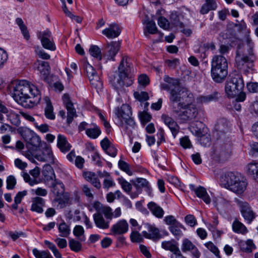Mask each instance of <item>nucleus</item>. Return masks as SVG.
Wrapping results in <instances>:
<instances>
[{
	"mask_svg": "<svg viewBox=\"0 0 258 258\" xmlns=\"http://www.w3.org/2000/svg\"><path fill=\"white\" fill-rule=\"evenodd\" d=\"M166 83L161 84V89L169 92V105L173 112L178 115L182 122L195 118L198 109L191 104L194 101V94L185 88L180 87V80L165 76Z\"/></svg>",
	"mask_w": 258,
	"mask_h": 258,
	"instance_id": "f257e3e1",
	"label": "nucleus"
},
{
	"mask_svg": "<svg viewBox=\"0 0 258 258\" xmlns=\"http://www.w3.org/2000/svg\"><path fill=\"white\" fill-rule=\"evenodd\" d=\"M12 96L19 104L26 108H31L39 102L40 92L33 84L26 80H21L13 86Z\"/></svg>",
	"mask_w": 258,
	"mask_h": 258,
	"instance_id": "f03ea898",
	"label": "nucleus"
},
{
	"mask_svg": "<svg viewBox=\"0 0 258 258\" xmlns=\"http://www.w3.org/2000/svg\"><path fill=\"white\" fill-rule=\"evenodd\" d=\"M130 61V59L128 56L122 55L117 71L109 77L110 83L118 92V95L123 92L124 86L128 87L133 84L130 75L133 66Z\"/></svg>",
	"mask_w": 258,
	"mask_h": 258,
	"instance_id": "7ed1b4c3",
	"label": "nucleus"
},
{
	"mask_svg": "<svg viewBox=\"0 0 258 258\" xmlns=\"http://www.w3.org/2000/svg\"><path fill=\"white\" fill-rule=\"evenodd\" d=\"M221 185L238 195H242L246 190L247 182L245 178L238 173L227 172L220 177Z\"/></svg>",
	"mask_w": 258,
	"mask_h": 258,
	"instance_id": "20e7f679",
	"label": "nucleus"
},
{
	"mask_svg": "<svg viewBox=\"0 0 258 258\" xmlns=\"http://www.w3.org/2000/svg\"><path fill=\"white\" fill-rule=\"evenodd\" d=\"M114 113L117 119V124L128 135L132 134V130L136 126L135 122L132 117L131 107L127 104H123L120 107L114 109Z\"/></svg>",
	"mask_w": 258,
	"mask_h": 258,
	"instance_id": "39448f33",
	"label": "nucleus"
},
{
	"mask_svg": "<svg viewBox=\"0 0 258 258\" xmlns=\"http://www.w3.org/2000/svg\"><path fill=\"white\" fill-rule=\"evenodd\" d=\"M211 74L214 82L220 83L223 82L228 74V62L222 55L213 56L211 61Z\"/></svg>",
	"mask_w": 258,
	"mask_h": 258,
	"instance_id": "423d86ee",
	"label": "nucleus"
},
{
	"mask_svg": "<svg viewBox=\"0 0 258 258\" xmlns=\"http://www.w3.org/2000/svg\"><path fill=\"white\" fill-rule=\"evenodd\" d=\"M244 87V82L241 76L236 75L227 82L225 92L229 98L236 96Z\"/></svg>",
	"mask_w": 258,
	"mask_h": 258,
	"instance_id": "0eeeda50",
	"label": "nucleus"
},
{
	"mask_svg": "<svg viewBox=\"0 0 258 258\" xmlns=\"http://www.w3.org/2000/svg\"><path fill=\"white\" fill-rule=\"evenodd\" d=\"M22 137L26 142L27 148L32 151H36L40 146L41 147L40 137L34 132L26 130L23 132Z\"/></svg>",
	"mask_w": 258,
	"mask_h": 258,
	"instance_id": "6e6552de",
	"label": "nucleus"
},
{
	"mask_svg": "<svg viewBox=\"0 0 258 258\" xmlns=\"http://www.w3.org/2000/svg\"><path fill=\"white\" fill-rule=\"evenodd\" d=\"M234 202L238 207L241 215L248 223H250L255 218V213L252 210L249 204L238 198H235Z\"/></svg>",
	"mask_w": 258,
	"mask_h": 258,
	"instance_id": "1a4fd4ad",
	"label": "nucleus"
},
{
	"mask_svg": "<svg viewBox=\"0 0 258 258\" xmlns=\"http://www.w3.org/2000/svg\"><path fill=\"white\" fill-rule=\"evenodd\" d=\"M83 68L92 86L96 89H101L103 83L94 68L88 62L84 61Z\"/></svg>",
	"mask_w": 258,
	"mask_h": 258,
	"instance_id": "9d476101",
	"label": "nucleus"
},
{
	"mask_svg": "<svg viewBox=\"0 0 258 258\" xmlns=\"http://www.w3.org/2000/svg\"><path fill=\"white\" fill-rule=\"evenodd\" d=\"M41 148L40 152L35 155V158L40 162L54 164L55 158L51 146L43 142Z\"/></svg>",
	"mask_w": 258,
	"mask_h": 258,
	"instance_id": "9b49d317",
	"label": "nucleus"
},
{
	"mask_svg": "<svg viewBox=\"0 0 258 258\" xmlns=\"http://www.w3.org/2000/svg\"><path fill=\"white\" fill-rule=\"evenodd\" d=\"M37 36L40 40L43 48L51 51H54L56 49L53 38L51 32L49 30L47 29L43 32H38Z\"/></svg>",
	"mask_w": 258,
	"mask_h": 258,
	"instance_id": "f8f14e48",
	"label": "nucleus"
},
{
	"mask_svg": "<svg viewBox=\"0 0 258 258\" xmlns=\"http://www.w3.org/2000/svg\"><path fill=\"white\" fill-rule=\"evenodd\" d=\"M120 47L119 41H112L105 46L103 57L107 60H115V56Z\"/></svg>",
	"mask_w": 258,
	"mask_h": 258,
	"instance_id": "ddd939ff",
	"label": "nucleus"
},
{
	"mask_svg": "<svg viewBox=\"0 0 258 258\" xmlns=\"http://www.w3.org/2000/svg\"><path fill=\"white\" fill-rule=\"evenodd\" d=\"M181 249L184 253L189 252L192 258H199L201 255L197 247L187 238L182 240Z\"/></svg>",
	"mask_w": 258,
	"mask_h": 258,
	"instance_id": "4468645a",
	"label": "nucleus"
},
{
	"mask_svg": "<svg viewBox=\"0 0 258 258\" xmlns=\"http://www.w3.org/2000/svg\"><path fill=\"white\" fill-rule=\"evenodd\" d=\"M62 101L67 110V121L68 124H70L73 121L74 117L77 116L76 109L68 94H63Z\"/></svg>",
	"mask_w": 258,
	"mask_h": 258,
	"instance_id": "2eb2a0df",
	"label": "nucleus"
},
{
	"mask_svg": "<svg viewBox=\"0 0 258 258\" xmlns=\"http://www.w3.org/2000/svg\"><path fill=\"white\" fill-rule=\"evenodd\" d=\"M146 226L147 231H143L142 232L143 236L144 237L154 241H156L161 238L159 229L154 225L147 224Z\"/></svg>",
	"mask_w": 258,
	"mask_h": 258,
	"instance_id": "dca6fc26",
	"label": "nucleus"
},
{
	"mask_svg": "<svg viewBox=\"0 0 258 258\" xmlns=\"http://www.w3.org/2000/svg\"><path fill=\"white\" fill-rule=\"evenodd\" d=\"M161 247L165 250H169L173 253L171 258H178L182 254L178 247V243L174 240L163 241Z\"/></svg>",
	"mask_w": 258,
	"mask_h": 258,
	"instance_id": "f3484780",
	"label": "nucleus"
},
{
	"mask_svg": "<svg viewBox=\"0 0 258 258\" xmlns=\"http://www.w3.org/2000/svg\"><path fill=\"white\" fill-rule=\"evenodd\" d=\"M161 119L169 127L174 138H175L179 130V126L176 122L171 117L166 114H163L161 115Z\"/></svg>",
	"mask_w": 258,
	"mask_h": 258,
	"instance_id": "a211bd4d",
	"label": "nucleus"
},
{
	"mask_svg": "<svg viewBox=\"0 0 258 258\" xmlns=\"http://www.w3.org/2000/svg\"><path fill=\"white\" fill-rule=\"evenodd\" d=\"M231 156V152L225 147H220L214 152L213 158L219 161L224 162L227 160Z\"/></svg>",
	"mask_w": 258,
	"mask_h": 258,
	"instance_id": "6ab92c4d",
	"label": "nucleus"
},
{
	"mask_svg": "<svg viewBox=\"0 0 258 258\" xmlns=\"http://www.w3.org/2000/svg\"><path fill=\"white\" fill-rule=\"evenodd\" d=\"M31 206L30 210L32 212L42 214L43 211V208L45 207V200L39 197H35L31 199Z\"/></svg>",
	"mask_w": 258,
	"mask_h": 258,
	"instance_id": "aec40b11",
	"label": "nucleus"
},
{
	"mask_svg": "<svg viewBox=\"0 0 258 258\" xmlns=\"http://www.w3.org/2000/svg\"><path fill=\"white\" fill-rule=\"evenodd\" d=\"M102 34L108 38L112 39L118 37L121 33V29L116 24H111L108 28L104 29Z\"/></svg>",
	"mask_w": 258,
	"mask_h": 258,
	"instance_id": "412c9836",
	"label": "nucleus"
},
{
	"mask_svg": "<svg viewBox=\"0 0 258 258\" xmlns=\"http://www.w3.org/2000/svg\"><path fill=\"white\" fill-rule=\"evenodd\" d=\"M34 67L44 79H46L49 75L50 67L48 62L37 60L34 63Z\"/></svg>",
	"mask_w": 258,
	"mask_h": 258,
	"instance_id": "4be33fe9",
	"label": "nucleus"
},
{
	"mask_svg": "<svg viewBox=\"0 0 258 258\" xmlns=\"http://www.w3.org/2000/svg\"><path fill=\"white\" fill-rule=\"evenodd\" d=\"M247 175L258 182V162L252 161L245 166Z\"/></svg>",
	"mask_w": 258,
	"mask_h": 258,
	"instance_id": "5701e85b",
	"label": "nucleus"
},
{
	"mask_svg": "<svg viewBox=\"0 0 258 258\" xmlns=\"http://www.w3.org/2000/svg\"><path fill=\"white\" fill-rule=\"evenodd\" d=\"M57 147L61 152L66 153L71 150L72 146L64 135L58 134L57 137Z\"/></svg>",
	"mask_w": 258,
	"mask_h": 258,
	"instance_id": "b1692460",
	"label": "nucleus"
},
{
	"mask_svg": "<svg viewBox=\"0 0 258 258\" xmlns=\"http://www.w3.org/2000/svg\"><path fill=\"white\" fill-rule=\"evenodd\" d=\"M93 217L97 227L102 229H106L109 228V221H108L107 219L105 220L101 213L97 212L95 213Z\"/></svg>",
	"mask_w": 258,
	"mask_h": 258,
	"instance_id": "393cba45",
	"label": "nucleus"
},
{
	"mask_svg": "<svg viewBox=\"0 0 258 258\" xmlns=\"http://www.w3.org/2000/svg\"><path fill=\"white\" fill-rule=\"evenodd\" d=\"M128 226V223L125 220H120L112 226L111 231L114 234H122L127 231Z\"/></svg>",
	"mask_w": 258,
	"mask_h": 258,
	"instance_id": "a878e982",
	"label": "nucleus"
},
{
	"mask_svg": "<svg viewBox=\"0 0 258 258\" xmlns=\"http://www.w3.org/2000/svg\"><path fill=\"white\" fill-rule=\"evenodd\" d=\"M134 184L138 190L144 188L148 193L151 192V186L149 181L145 178H137L134 181Z\"/></svg>",
	"mask_w": 258,
	"mask_h": 258,
	"instance_id": "bb28decb",
	"label": "nucleus"
},
{
	"mask_svg": "<svg viewBox=\"0 0 258 258\" xmlns=\"http://www.w3.org/2000/svg\"><path fill=\"white\" fill-rule=\"evenodd\" d=\"M148 208L151 212L152 214L158 218H162L164 214L163 209L157 204L153 202H149L148 205Z\"/></svg>",
	"mask_w": 258,
	"mask_h": 258,
	"instance_id": "cd10ccee",
	"label": "nucleus"
},
{
	"mask_svg": "<svg viewBox=\"0 0 258 258\" xmlns=\"http://www.w3.org/2000/svg\"><path fill=\"white\" fill-rule=\"evenodd\" d=\"M44 99L46 103V106L44 108L45 116L48 119L54 120L55 118V115L53 112V107L51 101L48 97H45Z\"/></svg>",
	"mask_w": 258,
	"mask_h": 258,
	"instance_id": "c85d7f7f",
	"label": "nucleus"
},
{
	"mask_svg": "<svg viewBox=\"0 0 258 258\" xmlns=\"http://www.w3.org/2000/svg\"><path fill=\"white\" fill-rule=\"evenodd\" d=\"M51 190L56 197H59L64 192V185L61 181L55 179L52 183Z\"/></svg>",
	"mask_w": 258,
	"mask_h": 258,
	"instance_id": "c756f323",
	"label": "nucleus"
},
{
	"mask_svg": "<svg viewBox=\"0 0 258 258\" xmlns=\"http://www.w3.org/2000/svg\"><path fill=\"white\" fill-rule=\"evenodd\" d=\"M219 93L214 92L206 96H200L197 98V102L199 104H206L212 101H217L218 99Z\"/></svg>",
	"mask_w": 258,
	"mask_h": 258,
	"instance_id": "7c9ffc66",
	"label": "nucleus"
},
{
	"mask_svg": "<svg viewBox=\"0 0 258 258\" xmlns=\"http://www.w3.org/2000/svg\"><path fill=\"white\" fill-rule=\"evenodd\" d=\"M236 61L238 67L240 69H244L245 67L250 69L253 66V60L247 55L242 56L240 59L236 58Z\"/></svg>",
	"mask_w": 258,
	"mask_h": 258,
	"instance_id": "2f4dec72",
	"label": "nucleus"
},
{
	"mask_svg": "<svg viewBox=\"0 0 258 258\" xmlns=\"http://www.w3.org/2000/svg\"><path fill=\"white\" fill-rule=\"evenodd\" d=\"M185 230L184 226L179 222L176 223L174 225L169 226V230L177 239H179L182 235L183 233L181 229Z\"/></svg>",
	"mask_w": 258,
	"mask_h": 258,
	"instance_id": "473e14b6",
	"label": "nucleus"
},
{
	"mask_svg": "<svg viewBox=\"0 0 258 258\" xmlns=\"http://www.w3.org/2000/svg\"><path fill=\"white\" fill-rule=\"evenodd\" d=\"M196 195L199 198L202 199L207 204L211 203V198L208 194L206 189L201 186H199L196 188Z\"/></svg>",
	"mask_w": 258,
	"mask_h": 258,
	"instance_id": "72a5a7b5",
	"label": "nucleus"
},
{
	"mask_svg": "<svg viewBox=\"0 0 258 258\" xmlns=\"http://www.w3.org/2000/svg\"><path fill=\"white\" fill-rule=\"evenodd\" d=\"M42 174L44 179L47 181L53 180L55 178L54 170L49 164L44 165L42 170Z\"/></svg>",
	"mask_w": 258,
	"mask_h": 258,
	"instance_id": "f704fd0d",
	"label": "nucleus"
},
{
	"mask_svg": "<svg viewBox=\"0 0 258 258\" xmlns=\"http://www.w3.org/2000/svg\"><path fill=\"white\" fill-rule=\"evenodd\" d=\"M92 127L86 129V134L90 139H97L101 134V131L99 127L95 124H93Z\"/></svg>",
	"mask_w": 258,
	"mask_h": 258,
	"instance_id": "c9c22d12",
	"label": "nucleus"
},
{
	"mask_svg": "<svg viewBox=\"0 0 258 258\" xmlns=\"http://www.w3.org/2000/svg\"><path fill=\"white\" fill-rule=\"evenodd\" d=\"M239 244L240 249L246 252H251L256 248L253 241L251 239H248L246 241H241Z\"/></svg>",
	"mask_w": 258,
	"mask_h": 258,
	"instance_id": "e433bc0d",
	"label": "nucleus"
},
{
	"mask_svg": "<svg viewBox=\"0 0 258 258\" xmlns=\"http://www.w3.org/2000/svg\"><path fill=\"white\" fill-rule=\"evenodd\" d=\"M232 229L235 233L245 234L247 232V229L245 225L237 220H235L232 224Z\"/></svg>",
	"mask_w": 258,
	"mask_h": 258,
	"instance_id": "4c0bfd02",
	"label": "nucleus"
},
{
	"mask_svg": "<svg viewBox=\"0 0 258 258\" xmlns=\"http://www.w3.org/2000/svg\"><path fill=\"white\" fill-rule=\"evenodd\" d=\"M58 230L60 237H68L71 233L70 226L64 222H62L59 224Z\"/></svg>",
	"mask_w": 258,
	"mask_h": 258,
	"instance_id": "58836bf2",
	"label": "nucleus"
},
{
	"mask_svg": "<svg viewBox=\"0 0 258 258\" xmlns=\"http://www.w3.org/2000/svg\"><path fill=\"white\" fill-rule=\"evenodd\" d=\"M158 29L155 23L153 21H149L146 23V28L144 30V34L147 36L148 33L154 34L157 32Z\"/></svg>",
	"mask_w": 258,
	"mask_h": 258,
	"instance_id": "ea45409f",
	"label": "nucleus"
},
{
	"mask_svg": "<svg viewBox=\"0 0 258 258\" xmlns=\"http://www.w3.org/2000/svg\"><path fill=\"white\" fill-rule=\"evenodd\" d=\"M27 194V191L26 190L18 192L14 198V203L11 206L12 208L14 210H17L18 205L21 203L22 199L26 196Z\"/></svg>",
	"mask_w": 258,
	"mask_h": 258,
	"instance_id": "a19ab883",
	"label": "nucleus"
},
{
	"mask_svg": "<svg viewBox=\"0 0 258 258\" xmlns=\"http://www.w3.org/2000/svg\"><path fill=\"white\" fill-rule=\"evenodd\" d=\"M89 52L92 56L98 60H101L103 55L100 48L97 45H91L89 48Z\"/></svg>",
	"mask_w": 258,
	"mask_h": 258,
	"instance_id": "79ce46f5",
	"label": "nucleus"
},
{
	"mask_svg": "<svg viewBox=\"0 0 258 258\" xmlns=\"http://www.w3.org/2000/svg\"><path fill=\"white\" fill-rule=\"evenodd\" d=\"M54 201L58 203L57 205V208L62 209L68 205L70 202V198L68 196L64 195L62 197H56Z\"/></svg>",
	"mask_w": 258,
	"mask_h": 258,
	"instance_id": "37998d69",
	"label": "nucleus"
},
{
	"mask_svg": "<svg viewBox=\"0 0 258 258\" xmlns=\"http://www.w3.org/2000/svg\"><path fill=\"white\" fill-rule=\"evenodd\" d=\"M32 252L36 258H53L48 250H39L35 248Z\"/></svg>",
	"mask_w": 258,
	"mask_h": 258,
	"instance_id": "c03bdc74",
	"label": "nucleus"
},
{
	"mask_svg": "<svg viewBox=\"0 0 258 258\" xmlns=\"http://www.w3.org/2000/svg\"><path fill=\"white\" fill-rule=\"evenodd\" d=\"M119 184L121 185L122 189L127 194H129L132 189V184L126 181L123 177H119L117 179Z\"/></svg>",
	"mask_w": 258,
	"mask_h": 258,
	"instance_id": "a18cd8bd",
	"label": "nucleus"
},
{
	"mask_svg": "<svg viewBox=\"0 0 258 258\" xmlns=\"http://www.w3.org/2000/svg\"><path fill=\"white\" fill-rule=\"evenodd\" d=\"M118 165L120 170L125 172L127 175L131 176L133 175V171L130 169V165L126 162L120 160L118 161Z\"/></svg>",
	"mask_w": 258,
	"mask_h": 258,
	"instance_id": "49530a36",
	"label": "nucleus"
},
{
	"mask_svg": "<svg viewBox=\"0 0 258 258\" xmlns=\"http://www.w3.org/2000/svg\"><path fill=\"white\" fill-rule=\"evenodd\" d=\"M214 203L215 206L219 209L229 205L230 204V201L224 198L219 197L215 200Z\"/></svg>",
	"mask_w": 258,
	"mask_h": 258,
	"instance_id": "de8ad7c7",
	"label": "nucleus"
},
{
	"mask_svg": "<svg viewBox=\"0 0 258 258\" xmlns=\"http://www.w3.org/2000/svg\"><path fill=\"white\" fill-rule=\"evenodd\" d=\"M8 118L14 125L18 126L20 123L19 115L14 111H10L9 113Z\"/></svg>",
	"mask_w": 258,
	"mask_h": 258,
	"instance_id": "09e8293b",
	"label": "nucleus"
},
{
	"mask_svg": "<svg viewBox=\"0 0 258 258\" xmlns=\"http://www.w3.org/2000/svg\"><path fill=\"white\" fill-rule=\"evenodd\" d=\"M70 249L75 252H79L81 250L82 245L78 241L73 239H70L69 242Z\"/></svg>",
	"mask_w": 258,
	"mask_h": 258,
	"instance_id": "8fccbe9b",
	"label": "nucleus"
},
{
	"mask_svg": "<svg viewBox=\"0 0 258 258\" xmlns=\"http://www.w3.org/2000/svg\"><path fill=\"white\" fill-rule=\"evenodd\" d=\"M205 247L213 253L216 256L219 257L220 252L217 247L211 241H209L204 244Z\"/></svg>",
	"mask_w": 258,
	"mask_h": 258,
	"instance_id": "3c124183",
	"label": "nucleus"
},
{
	"mask_svg": "<svg viewBox=\"0 0 258 258\" xmlns=\"http://www.w3.org/2000/svg\"><path fill=\"white\" fill-rule=\"evenodd\" d=\"M135 98L139 101H145L149 99V97L147 92L142 91L141 92H135L134 94Z\"/></svg>",
	"mask_w": 258,
	"mask_h": 258,
	"instance_id": "603ef678",
	"label": "nucleus"
},
{
	"mask_svg": "<svg viewBox=\"0 0 258 258\" xmlns=\"http://www.w3.org/2000/svg\"><path fill=\"white\" fill-rule=\"evenodd\" d=\"M246 87L248 91L250 93L258 94V83L250 82L247 83Z\"/></svg>",
	"mask_w": 258,
	"mask_h": 258,
	"instance_id": "864d4df0",
	"label": "nucleus"
},
{
	"mask_svg": "<svg viewBox=\"0 0 258 258\" xmlns=\"http://www.w3.org/2000/svg\"><path fill=\"white\" fill-rule=\"evenodd\" d=\"M115 186V183L113 178L110 176L108 178H105L103 182V187L107 190L110 187H113Z\"/></svg>",
	"mask_w": 258,
	"mask_h": 258,
	"instance_id": "5fc2aeb1",
	"label": "nucleus"
},
{
	"mask_svg": "<svg viewBox=\"0 0 258 258\" xmlns=\"http://www.w3.org/2000/svg\"><path fill=\"white\" fill-rule=\"evenodd\" d=\"M158 24L160 27L167 30L169 28L170 23L168 21L163 17H159L158 19Z\"/></svg>",
	"mask_w": 258,
	"mask_h": 258,
	"instance_id": "6e6d98bb",
	"label": "nucleus"
},
{
	"mask_svg": "<svg viewBox=\"0 0 258 258\" xmlns=\"http://www.w3.org/2000/svg\"><path fill=\"white\" fill-rule=\"evenodd\" d=\"M171 23L175 27H182L183 23L180 22L179 17L176 14H172L170 16Z\"/></svg>",
	"mask_w": 258,
	"mask_h": 258,
	"instance_id": "4d7b16f0",
	"label": "nucleus"
},
{
	"mask_svg": "<svg viewBox=\"0 0 258 258\" xmlns=\"http://www.w3.org/2000/svg\"><path fill=\"white\" fill-rule=\"evenodd\" d=\"M35 52L36 54L39 56V57L43 59H49L50 58V56L49 54L45 52L42 49H39V47L38 46L35 47Z\"/></svg>",
	"mask_w": 258,
	"mask_h": 258,
	"instance_id": "13d9d810",
	"label": "nucleus"
},
{
	"mask_svg": "<svg viewBox=\"0 0 258 258\" xmlns=\"http://www.w3.org/2000/svg\"><path fill=\"white\" fill-rule=\"evenodd\" d=\"M180 144L184 149L190 148L192 147L190 141L187 136H184L180 139Z\"/></svg>",
	"mask_w": 258,
	"mask_h": 258,
	"instance_id": "bf43d9fd",
	"label": "nucleus"
},
{
	"mask_svg": "<svg viewBox=\"0 0 258 258\" xmlns=\"http://www.w3.org/2000/svg\"><path fill=\"white\" fill-rule=\"evenodd\" d=\"M184 219L186 223L191 227L195 226L197 223L196 218L192 215H188Z\"/></svg>",
	"mask_w": 258,
	"mask_h": 258,
	"instance_id": "052dcab7",
	"label": "nucleus"
},
{
	"mask_svg": "<svg viewBox=\"0 0 258 258\" xmlns=\"http://www.w3.org/2000/svg\"><path fill=\"white\" fill-rule=\"evenodd\" d=\"M16 184V180L14 176L10 175L7 179V188L9 189L14 188Z\"/></svg>",
	"mask_w": 258,
	"mask_h": 258,
	"instance_id": "680f3d73",
	"label": "nucleus"
},
{
	"mask_svg": "<svg viewBox=\"0 0 258 258\" xmlns=\"http://www.w3.org/2000/svg\"><path fill=\"white\" fill-rule=\"evenodd\" d=\"M138 82L140 85L143 86H146L149 84V78L145 74L141 75L138 78Z\"/></svg>",
	"mask_w": 258,
	"mask_h": 258,
	"instance_id": "e2e57ef3",
	"label": "nucleus"
},
{
	"mask_svg": "<svg viewBox=\"0 0 258 258\" xmlns=\"http://www.w3.org/2000/svg\"><path fill=\"white\" fill-rule=\"evenodd\" d=\"M102 213L104 215L107 220H110L113 217L112 209L109 207H105L102 210Z\"/></svg>",
	"mask_w": 258,
	"mask_h": 258,
	"instance_id": "0e129e2a",
	"label": "nucleus"
},
{
	"mask_svg": "<svg viewBox=\"0 0 258 258\" xmlns=\"http://www.w3.org/2000/svg\"><path fill=\"white\" fill-rule=\"evenodd\" d=\"M141 121L143 124L147 123L149 122L151 118V115L146 112H143L140 114Z\"/></svg>",
	"mask_w": 258,
	"mask_h": 258,
	"instance_id": "69168bd1",
	"label": "nucleus"
},
{
	"mask_svg": "<svg viewBox=\"0 0 258 258\" xmlns=\"http://www.w3.org/2000/svg\"><path fill=\"white\" fill-rule=\"evenodd\" d=\"M164 221L167 225H170V226L174 225L176 223H178L174 216L172 215H169L165 217Z\"/></svg>",
	"mask_w": 258,
	"mask_h": 258,
	"instance_id": "338daca9",
	"label": "nucleus"
},
{
	"mask_svg": "<svg viewBox=\"0 0 258 258\" xmlns=\"http://www.w3.org/2000/svg\"><path fill=\"white\" fill-rule=\"evenodd\" d=\"M156 136L158 139L157 142V144L158 146L160 145L161 143L164 142L165 141L164 138V132L163 129L162 128H160L158 130Z\"/></svg>",
	"mask_w": 258,
	"mask_h": 258,
	"instance_id": "774afa93",
	"label": "nucleus"
}]
</instances>
